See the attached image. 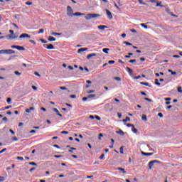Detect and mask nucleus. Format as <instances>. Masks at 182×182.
<instances>
[{"label": "nucleus", "mask_w": 182, "mask_h": 182, "mask_svg": "<svg viewBox=\"0 0 182 182\" xmlns=\"http://www.w3.org/2000/svg\"><path fill=\"white\" fill-rule=\"evenodd\" d=\"M32 110H35V108L33 107H30L28 109H26V113H31V112H32Z\"/></svg>", "instance_id": "13"}, {"label": "nucleus", "mask_w": 182, "mask_h": 182, "mask_svg": "<svg viewBox=\"0 0 182 182\" xmlns=\"http://www.w3.org/2000/svg\"><path fill=\"white\" fill-rule=\"evenodd\" d=\"M140 84L144 85V86H148L149 87H151V85H149V82H141Z\"/></svg>", "instance_id": "20"}, {"label": "nucleus", "mask_w": 182, "mask_h": 182, "mask_svg": "<svg viewBox=\"0 0 182 182\" xmlns=\"http://www.w3.org/2000/svg\"><path fill=\"white\" fill-rule=\"evenodd\" d=\"M51 35H53L54 36H60V35H62V33L53 32V33H51Z\"/></svg>", "instance_id": "23"}, {"label": "nucleus", "mask_w": 182, "mask_h": 182, "mask_svg": "<svg viewBox=\"0 0 182 182\" xmlns=\"http://www.w3.org/2000/svg\"><path fill=\"white\" fill-rule=\"evenodd\" d=\"M3 122H8V118L6 117H4L3 118Z\"/></svg>", "instance_id": "61"}, {"label": "nucleus", "mask_w": 182, "mask_h": 182, "mask_svg": "<svg viewBox=\"0 0 182 182\" xmlns=\"http://www.w3.org/2000/svg\"><path fill=\"white\" fill-rule=\"evenodd\" d=\"M156 6H161V8L164 7V6L161 5V2L157 3Z\"/></svg>", "instance_id": "36"}, {"label": "nucleus", "mask_w": 182, "mask_h": 182, "mask_svg": "<svg viewBox=\"0 0 182 182\" xmlns=\"http://www.w3.org/2000/svg\"><path fill=\"white\" fill-rule=\"evenodd\" d=\"M48 41L50 42H55V41H56V38L55 37H53V36H49L48 37Z\"/></svg>", "instance_id": "14"}, {"label": "nucleus", "mask_w": 182, "mask_h": 182, "mask_svg": "<svg viewBox=\"0 0 182 182\" xmlns=\"http://www.w3.org/2000/svg\"><path fill=\"white\" fill-rule=\"evenodd\" d=\"M93 56H97V53H92L91 54H88L87 55V59H90V58H93Z\"/></svg>", "instance_id": "10"}, {"label": "nucleus", "mask_w": 182, "mask_h": 182, "mask_svg": "<svg viewBox=\"0 0 182 182\" xmlns=\"http://www.w3.org/2000/svg\"><path fill=\"white\" fill-rule=\"evenodd\" d=\"M55 159H60L62 157V155H54Z\"/></svg>", "instance_id": "45"}, {"label": "nucleus", "mask_w": 182, "mask_h": 182, "mask_svg": "<svg viewBox=\"0 0 182 182\" xmlns=\"http://www.w3.org/2000/svg\"><path fill=\"white\" fill-rule=\"evenodd\" d=\"M126 69H127V71L128 72V73H129L130 75H132L133 73V70L131 69L130 68L127 67Z\"/></svg>", "instance_id": "17"}, {"label": "nucleus", "mask_w": 182, "mask_h": 182, "mask_svg": "<svg viewBox=\"0 0 182 182\" xmlns=\"http://www.w3.org/2000/svg\"><path fill=\"white\" fill-rule=\"evenodd\" d=\"M20 39H22V38H31V36L27 34V33H22L20 36H19Z\"/></svg>", "instance_id": "9"}, {"label": "nucleus", "mask_w": 182, "mask_h": 182, "mask_svg": "<svg viewBox=\"0 0 182 182\" xmlns=\"http://www.w3.org/2000/svg\"><path fill=\"white\" fill-rule=\"evenodd\" d=\"M95 117V119H96L97 120H99V121L102 120V118H100V117H99V116H97V115H96Z\"/></svg>", "instance_id": "46"}, {"label": "nucleus", "mask_w": 182, "mask_h": 182, "mask_svg": "<svg viewBox=\"0 0 182 182\" xmlns=\"http://www.w3.org/2000/svg\"><path fill=\"white\" fill-rule=\"evenodd\" d=\"M127 127H134V125L132 124H127Z\"/></svg>", "instance_id": "55"}, {"label": "nucleus", "mask_w": 182, "mask_h": 182, "mask_svg": "<svg viewBox=\"0 0 182 182\" xmlns=\"http://www.w3.org/2000/svg\"><path fill=\"white\" fill-rule=\"evenodd\" d=\"M124 45H127L128 46H133V44L132 43L124 41Z\"/></svg>", "instance_id": "28"}, {"label": "nucleus", "mask_w": 182, "mask_h": 182, "mask_svg": "<svg viewBox=\"0 0 182 182\" xmlns=\"http://www.w3.org/2000/svg\"><path fill=\"white\" fill-rule=\"evenodd\" d=\"M11 140H14V141H18V137H16V136H13V137L11 138Z\"/></svg>", "instance_id": "35"}, {"label": "nucleus", "mask_w": 182, "mask_h": 182, "mask_svg": "<svg viewBox=\"0 0 182 182\" xmlns=\"http://www.w3.org/2000/svg\"><path fill=\"white\" fill-rule=\"evenodd\" d=\"M178 92L179 93H182V87H178Z\"/></svg>", "instance_id": "39"}, {"label": "nucleus", "mask_w": 182, "mask_h": 182, "mask_svg": "<svg viewBox=\"0 0 182 182\" xmlns=\"http://www.w3.org/2000/svg\"><path fill=\"white\" fill-rule=\"evenodd\" d=\"M101 137H103V134H99V136H98L99 140L102 139Z\"/></svg>", "instance_id": "52"}, {"label": "nucleus", "mask_w": 182, "mask_h": 182, "mask_svg": "<svg viewBox=\"0 0 182 182\" xmlns=\"http://www.w3.org/2000/svg\"><path fill=\"white\" fill-rule=\"evenodd\" d=\"M71 99H76V95H70Z\"/></svg>", "instance_id": "60"}, {"label": "nucleus", "mask_w": 182, "mask_h": 182, "mask_svg": "<svg viewBox=\"0 0 182 182\" xmlns=\"http://www.w3.org/2000/svg\"><path fill=\"white\" fill-rule=\"evenodd\" d=\"M117 169H118L119 171H122L123 174H126V173H127V172L124 170V168H123L119 167Z\"/></svg>", "instance_id": "22"}, {"label": "nucleus", "mask_w": 182, "mask_h": 182, "mask_svg": "<svg viewBox=\"0 0 182 182\" xmlns=\"http://www.w3.org/2000/svg\"><path fill=\"white\" fill-rule=\"evenodd\" d=\"M117 116L119 119H122V113H117Z\"/></svg>", "instance_id": "59"}, {"label": "nucleus", "mask_w": 182, "mask_h": 182, "mask_svg": "<svg viewBox=\"0 0 182 182\" xmlns=\"http://www.w3.org/2000/svg\"><path fill=\"white\" fill-rule=\"evenodd\" d=\"M5 181V178L0 176V182Z\"/></svg>", "instance_id": "51"}, {"label": "nucleus", "mask_w": 182, "mask_h": 182, "mask_svg": "<svg viewBox=\"0 0 182 182\" xmlns=\"http://www.w3.org/2000/svg\"><path fill=\"white\" fill-rule=\"evenodd\" d=\"M11 48V49H17V50H25V48L23 46L13 45Z\"/></svg>", "instance_id": "5"}, {"label": "nucleus", "mask_w": 182, "mask_h": 182, "mask_svg": "<svg viewBox=\"0 0 182 182\" xmlns=\"http://www.w3.org/2000/svg\"><path fill=\"white\" fill-rule=\"evenodd\" d=\"M132 132H133V133H137V129H136L135 127H134H134H132Z\"/></svg>", "instance_id": "30"}, {"label": "nucleus", "mask_w": 182, "mask_h": 182, "mask_svg": "<svg viewBox=\"0 0 182 182\" xmlns=\"http://www.w3.org/2000/svg\"><path fill=\"white\" fill-rule=\"evenodd\" d=\"M18 38V33H14L13 35L9 34L6 36L7 39H16Z\"/></svg>", "instance_id": "6"}, {"label": "nucleus", "mask_w": 182, "mask_h": 182, "mask_svg": "<svg viewBox=\"0 0 182 182\" xmlns=\"http://www.w3.org/2000/svg\"><path fill=\"white\" fill-rule=\"evenodd\" d=\"M88 99H89L88 97H84L82 98V100H83V102H86V100H87Z\"/></svg>", "instance_id": "57"}, {"label": "nucleus", "mask_w": 182, "mask_h": 182, "mask_svg": "<svg viewBox=\"0 0 182 182\" xmlns=\"http://www.w3.org/2000/svg\"><path fill=\"white\" fill-rule=\"evenodd\" d=\"M60 89L61 90H68V88H66V87H60Z\"/></svg>", "instance_id": "49"}, {"label": "nucleus", "mask_w": 182, "mask_h": 182, "mask_svg": "<svg viewBox=\"0 0 182 182\" xmlns=\"http://www.w3.org/2000/svg\"><path fill=\"white\" fill-rule=\"evenodd\" d=\"M136 62V59H134V60H130L129 61V63H134Z\"/></svg>", "instance_id": "53"}, {"label": "nucleus", "mask_w": 182, "mask_h": 182, "mask_svg": "<svg viewBox=\"0 0 182 182\" xmlns=\"http://www.w3.org/2000/svg\"><path fill=\"white\" fill-rule=\"evenodd\" d=\"M88 99H92V97H96V95L90 94L87 96Z\"/></svg>", "instance_id": "29"}, {"label": "nucleus", "mask_w": 182, "mask_h": 182, "mask_svg": "<svg viewBox=\"0 0 182 182\" xmlns=\"http://www.w3.org/2000/svg\"><path fill=\"white\" fill-rule=\"evenodd\" d=\"M168 72H169V73H171L173 76H176V75H177L176 71H173L171 70H168Z\"/></svg>", "instance_id": "19"}, {"label": "nucleus", "mask_w": 182, "mask_h": 182, "mask_svg": "<svg viewBox=\"0 0 182 182\" xmlns=\"http://www.w3.org/2000/svg\"><path fill=\"white\" fill-rule=\"evenodd\" d=\"M105 109H110V104H106Z\"/></svg>", "instance_id": "50"}, {"label": "nucleus", "mask_w": 182, "mask_h": 182, "mask_svg": "<svg viewBox=\"0 0 182 182\" xmlns=\"http://www.w3.org/2000/svg\"><path fill=\"white\" fill-rule=\"evenodd\" d=\"M67 15L68 16H73V9L70 6H67Z\"/></svg>", "instance_id": "4"}, {"label": "nucleus", "mask_w": 182, "mask_h": 182, "mask_svg": "<svg viewBox=\"0 0 182 182\" xmlns=\"http://www.w3.org/2000/svg\"><path fill=\"white\" fill-rule=\"evenodd\" d=\"M34 75H36V76H38V77H41V75H40L39 73H38V72H35Z\"/></svg>", "instance_id": "56"}, {"label": "nucleus", "mask_w": 182, "mask_h": 182, "mask_svg": "<svg viewBox=\"0 0 182 182\" xmlns=\"http://www.w3.org/2000/svg\"><path fill=\"white\" fill-rule=\"evenodd\" d=\"M14 74L17 76H21V75H22V73H19V71H14Z\"/></svg>", "instance_id": "33"}, {"label": "nucleus", "mask_w": 182, "mask_h": 182, "mask_svg": "<svg viewBox=\"0 0 182 182\" xmlns=\"http://www.w3.org/2000/svg\"><path fill=\"white\" fill-rule=\"evenodd\" d=\"M105 11L109 19H113V16L112 15V12H110V11H109L108 9H106Z\"/></svg>", "instance_id": "7"}, {"label": "nucleus", "mask_w": 182, "mask_h": 182, "mask_svg": "<svg viewBox=\"0 0 182 182\" xmlns=\"http://www.w3.org/2000/svg\"><path fill=\"white\" fill-rule=\"evenodd\" d=\"M41 41L42 43H48V41L44 39H41Z\"/></svg>", "instance_id": "54"}, {"label": "nucleus", "mask_w": 182, "mask_h": 182, "mask_svg": "<svg viewBox=\"0 0 182 182\" xmlns=\"http://www.w3.org/2000/svg\"><path fill=\"white\" fill-rule=\"evenodd\" d=\"M114 80H117L118 82H120V80H122V78H120V77H115Z\"/></svg>", "instance_id": "37"}, {"label": "nucleus", "mask_w": 182, "mask_h": 182, "mask_svg": "<svg viewBox=\"0 0 182 182\" xmlns=\"http://www.w3.org/2000/svg\"><path fill=\"white\" fill-rule=\"evenodd\" d=\"M124 148V146H121L119 148V152L121 153V154H124V152H123V149Z\"/></svg>", "instance_id": "32"}, {"label": "nucleus", "mask_w": 182, "mask_h": 182, "mask_svg": "<svg viewBox=\"0 0 182 182\" xmlns=\"http://www.w3.org/2000/svg\"><path fill=\"white\" fill-rule=\"evenodd\" d=\"M99 16H100V15L97 14H87L85 16V19L90 21V19H93V18H99Z\"/></svg>", "instance_id": "2"}, {"label": "nucleus", "mask_w": 182, "mask_h": 182, "mask_svg": "<svg viewBox=\"0 0 182 182\" xmlns=\"http://www.w3.org/2000/svg\"><path fill=\"white\" fill-rule=\"evenodd\" d=\"M83 15L85 14L80 12H75V14H73V16H83Z\"/></svg>", "instance_id": "12"}, {"label": "nucleus", "mask_w": 182, "mask_h": 182, "mask_svg": "<svg viewBox=\"0 0 182 182\" xmlns=\"http://www.w3.org/2000/svg\"><path fill=\"white\" fill-rule=\"evenodd\" d=\"M155 85H156L157 86L161 85V83L159 82V79H155Z\"/></svg>", "instance_id": "27"}, {"label": "nucleus", "mask_w": 182, "mask_h": 182, "mask_svg": "<svg viewBox=\"0 0 182 182\" xmlns=\"http://www.w3.org/2000/svg\"><path fill=\"white\" fill-rule=\"evenodd\" d=\"M47 49H55V47L52 44L47 45Z\"/></svg>", "instance_id": "25"}, {"label": "nucleus", "mask_w": 182, "mask_h": 182, "mask_svg": "<svg viewBox=\"0 0 182 182\" xmlns=\"http://www.w3.org/2000/svg\"><path fill=\"white\" fill-rule=\"evenodd\" d=\"M85 50H87V48H81L78 49V53H80L81 52H85Z\"/></svg>", "instance_id": "16"}, {"label": "nucleus", "mask_w": 182, "mask_h": 182, "mask_svg": "<svg viewBox=\"0 0 182 182\" xmlns=\"http://www.w3.org/2000/svg\"><path fill=\"white\" fill-rule=\"evenodd\" d=\"M6 102L8 105H11V102H12V98L11 97L7 98Z\"/></svg>", "instance_id": "31"}, {"label": "nucleus", "mask_w": 182, "mask_h": 182, "mask_svg": "<svg viewBox=\"0 0 182 182\" xmlns=\"http://www.w3.org/2000/svg\"><path fill=\"white\" fill-rule=\"evenodd\" d=\"M53 110L55 112V113H57V116H59V117H63V115L59 113V110L57 108H53Z\"/></svg>", "instance_id": "8"}, {"label": "nucleus", "mask_w": 182, "mask_h": 182, "mask_svg": "<svg viewBox=\"0 0 182 182\" xmlns=\"http://www.w3.org/2000/svg\"><path fill=\"white\" fill-rule=\"evenodd\" d=\"M173 58H180V55H173Z\"/></svg>", "instance_id": "63"}, {"label": "nucleus", "mask_w": 182, "mask_h": 182, "mask_svg": "<svg viewBox=\"0 0 182 182\" xmlns=\"http://www.w3.org/2000/svg\"><path fill=\"white\" fill-rule=\"evenodd\" d=\"M44 32H45V30H43V28H41V29L39 30L38 33H43Z\"/></svg>", "instance_id": "40"}, {"label": "nucleus", "mask_w": 182, "mask_h": 182, "mask_svg": "<svg viewBox=\"0 0 182 182\" xmlns=\"http://www.w3.org/2000/svg\"><path fill=\"white\" fill-rule=\"evenodd\" d=\"M144 100H146V102H153V100H151V99H149L148 97H145Z\"/></svg>", "instance_id": "43"}, {"label": "nucleus", "mask_w": 182, "mask_h": 182, "mask_svg": "<svg viewBox=\"0 0 182 182\" xmlns=\"http://www.w3.org/2000/svg\"><path fill=\"white\" fill-rule=\"evenodd\" d=\"M108 63L109 65H113L114 63V60H109Z\"/></svg>", "instance_id": "48"}, {"label": "nucleus", "mask_w": 182, "mask_h": 182, "mask_svg": "<svg viewBox=\"0 0 182 182\" xmlns=\"http://www.w3.org/2000/svg\"><path fill=\"white\" fill-rule=\"evenodd\" d=\"M61 134H69V132L68 131H62Z\"/></svg>", "instance_id": "38"}, {"label": "nucleus", "mask_w": 182, "mask_h": 182, "mask_svg": "<svg viewBox=\"0 0 182 182\" xmlns=\"http://www.w3.org/2000/svg\"><path fill=\"white\" fill-rule=\"evenodd\" d=\"M17 160H21V161H23V157L22 156H18Z\"/></svg>", "instance_id": "41"}, {"label": "nucleus", "mask_w": 182, "mask_h": 182, "mask_svg": "<svg viewBox=\"0 0 182 182\" xmlns=\"http://www.w3.org/2000/svg\"><path fill=\"white\" fill-rule=\"evenodd\" d=\"M103 159H105V154H101V156H100V160H103Z\"/></svg>", "instance_id": "44"}, {"label": "nucleus", "mask_w": 182, "mask_h": 182, "mask_svg": "<svg viewBox=\"0 0 182 182\" xmlns=\"http://www.w3.org/2000/svg\"><path fill=\"white\" fill-rule=\"evenodd\" d=\"M109 50H110L109 48H103L102 49V52H104V53H109Z\"/></svg>", "instance_id": "26"}, {"label": "nucleus", "mask_w": 182, "mask_h": 182, "mask_svg": "<svg viewBox=\"0 0 182 182\" xmlns=\"http://www.w3.org/2000/svg\"><path fill=\"white\" fill-rule=\"evenodd\" d=\"M29 165H30V166H38V165L36 164V163H35V162H30V163H29Z\"/></svg>", "instance_id": "42"}, {"label": "nucleus", "mask_w": 182, "mask_h": 182, "mask_svg": "<svg viewBox=\"0 0 182 182\" xmlns=\"http://www.w3.org/2000/svg\"><path fill=\"white\" fill-rule=\"evenodd\" d=\"M158 116L159 117H163V113H161V112L158 113Z\"/></svg>", "instance_id": "62"}, {"label": "nucleus", "mask_w": 182, "mask_h": 182, "mask_svg": "<svg viewBox=\"0 0 182 182\" xmlns=\"http://www.w3.org/2000/svg\"><path fill=\"white\" fill-rule=\"evenodd\" d=\"M141 120H143L144 122H147V116L144 114H142Z\"/></svg>", "instance_id": "18"}, {"label": "nucleus", "mask_w": 182, "mask_h": 182, "mask_svg": "<svg viewBox=\"0 0 182 182\" xmlns=\"http://www.w3.org/2000/svg\"><path fill=\"white\" fill-rule=\"evenodd\" d=\"M141 26H142L145 29H147V28H148L147 25H146L145 23H141Z\"/></svg>", "instance_id": "34"}, {"label": "nucleus", "mask_w": 182, "mask_h": 182, "mask_svg": "<svg viewBox=\"0 0 182 182\" xmlns=\"http://www.w3.org/2000/svg\"><path fill=\"white\" fill-rule=\"evenodd\" d=\"M6 150V148L3 149L0 151V154H2V153H5V151Z\"/></svg>", "instance_id": "47"}, {"label": "nucleus", "mask_w": 182, "mask_h": 182, "mask_svg": "<svg viewBox=\"0 0 182 182\" xmlns=\"http://www.w3.org/2000/svg\"><path fill=\"white\" fill-rule=\"evenodd\" d=\"M15 53V50L12 49L0 50V55H12Z\"/></svg>", "instance_id": "1"}, {"label": "nucleus", "mask_w": 182, "mask_h": 182, "mask_svg": "<svg viewBox=\"0 0 182 182\" xmlns=\"http://www.w3.org/2000/svg\"><path fill=\"white\" fill-rule=\"evenodd\" d=\"M169 100H171V97L165 98L166 102H169Z\"/></svg>", "instance_id": "58"}, {"label": "nucleus", "mask_w": 182, "mask_h": 182, "mask_svg": "<svg viewBox=\"0 0 182 182\" xmlns=\"http://www.w3.org/2000/svg\"><path fill=\"white\" fill-rule=\"evenodd\" d=\"M123 123H126L127 122H130V117H127L124 119L122 120Z\"/></svg>", "instance_id": "24"}, {"label": "nucleus", "mask_w": 182, "mask_h": 182, "mask_svg": "<svg viewBox=\"0 0 182 182\" xmlns=\"http://www.w3.org/2000/svg\"><path fill=\"white\" fill-rule=\"evenodd\" d=\"M26 5H32V2L27 1V2H26Z\"/></svg>", "instance_id": "64"}, {"label": "nucleus", "mask_w": 182, "mask_h": 182, "mask_svg": "<svg viewBox=\"0 0 182 182\" xmlns=\"http://www.w3.org/2000/svg\"><path fill=\"white\" fill-rule=\"evenodd\" d=\"M141 153L142 156H153V153H146L144 151H141Z\"/></svg>", "instance_id": "15"}, {"label": "nucleus", "mask_w": 182, "mask_h": 182, "mask_svg": "<svg viewBox=\"0 0 182 182\" xmlns=\"http://www.w3.org/2000/svg\"><path fill=\"white\" fill-rule=\"evenodd\" d=\"M117 133L120 136H124V132L122 129H119Z\"/></svg>", "instance_id": "21"}, {"label": "nucleus", "mask_w": 182, "mask_h": 182, "mask_svg": "<svg viewBox=\"0 0 182 182\" xmlns=\"http://www.w3.org/2000/svg\"><path fill=\"white\" fill-rule=\"evenodd\" d=\"M107 28V26H98V29H100V31H105V29Z\"/></svg>", "instance_id": "11"}, {"label": "nucleus", "mask_w": 182, "mask_h": 182, "mask_svg": "<svg viewBox=\"0 0 182 182\" xmlns=\"http://www.w3.org/2000/svg\"><path fill=\"white\" fill-rule=\"evenodd\" d=\"M156 163H158V164H161V162L160 161H159V160L151 161L148 164L149 170H151L153 166H154V164H156Z\"/></svg>", "instance_id": "3"}]
</instances>
